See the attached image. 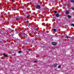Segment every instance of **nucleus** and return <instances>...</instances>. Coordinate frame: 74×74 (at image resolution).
<instances>
[{"label": "nucleus", "instance_id": "20e7f679", "mask_svg": "<svg viewBox=\"0 0 74 74\" xmlns=\"http://www.w3.org/2000/svg\"><path fill=\"white\" fill-rule=\"evenodd\" d=\"M57 65H58L57 64H53V66L54 67H57Z\"/></svg>", "mask_w": 74, "mask_h": 74}, {"label": "nucleus", "instance_id": "5701e85b", "mask_svg": "<svg viewBox=\"0 0 74 74\" xmlns=\"http://www.w3.org/2000/svg\"><path fill=\"white\" fill-rule=\"evenodd\" d=\"M29 17H30V16L28 15L27 16V17L28 18H29Z\"/></svg>", "mask_w": 74, "mask_h": 74}, {"label": "nucleus", "instance_id": "6e6552de", "mask_svg": "<svg viewBox=\"0 0 74 74\" xmlns=\"http://www.w3.org/2000/svg\"><path fill=\"white\" fill-rule=\"evenodd\" d=\"M67 16L68 18H69V19H70V18H71V16L69 15H67Z\"/></svg>", "mask_w": 74, "mask_h": 74}, {"label": "nucleus", "instance_id": "b1692460", "mask_svg": "<svg viewBox=\"0 0 74 74\" xmlns=\"http://www.w3.org/2000/svg\"><path fill=\"white\" fill-rule=\"evenodd\" d=\"M18 19H21V17H18Z\"/></svg>", "mask_w": 74, "mask_h": 74}, {"label": "nucleus", "instance_id": "7ed1b4c3", "mask_svg": "<svg viewBox=\"0 0 74 74\" xmlns=\"http://www.w3.org/2000/svg\"><path fill=\"white\" fill-rule=\"evenodd\" d=\"M3 34H6L7 33V32L6 31H4L3 32Z\"/></svg>", "mask_w": 74, "mask_h": 74}, {"label": "nucleus", "instance_id": "f257e3e1", "mask_svg": "<svg viewBox=\"0 0 74 74\" xmlns=\"http://www.w3.org/2000/svg\"><path fill=\"white\" fill-rule=\"evenodd\" d=\"M36 9H40L41 8V6L40 5H37L36 6Z\"/></svg>", "mask_w": 74, "mask_h": 74}, {"label": "nucleus", "instance_id": "9b49d317", "mask_svg": "<svg viewBox=\"0 0 74 74\" xmlns=\"http://www.w3.org/2000/svg\"><path fill=\"white\" fill-rule=\"evenodd\" d=\"M46 10V11H48L49 10V9H48V8H45Z\"/></svg>", "mask_w": 74, "mask_h": 74}, {"label": "nucleus", "instance_id": "412c9836", "mask_svg": "<svg viewBox=\"0 0 74 74\" xmlns=\"http://www.w3.org/2000/svg\"><path fill=\"white\" fill-rule=\"evenodd\" d=\"M34 62H35V63H37V61L36 60H35L34 61Z\"/></svg>", "mask_w": 74, "mask_h": 74}, {"label": "nucleus", "instance_id": "f03ea898", "mask_svg": "<svg viewBox=\"0 0 74 74\" xmlns=\"http://www.w3.org/2000/svg\"><path fill=\"white\" fill-rule=\"evenodd\" d=\"M51 44L53 45H56V44H57L56 42H52Z\"/></svg>", "mask_w": 74, "mask_h": 74}, {"label": "nucleus", "instance_id": "ddd939ff", "mask_svg": "<svg viewBox=\"0 0 74 74\" xmlns=\"http://www.w3.org/2000/svg\"><path fill=\"white\" fill-rule=\"evenodd\" d=\"M71 26H73V27H74V24L73 23H72L71 24Z\"/></svg>", "mask_w": 74, "mask_h": 74}, {"label": "nucleus", "instance_id": "a211bd4d", "mask_svg": "<svg viewBox=\"0 0 74 74\" xmlns=\"http://www.w3.org/2000/svg\"><path fill=\"white\" fill-rule=\"evenodd\" d=\"M71 9H72L73 10V11H74V9L73 8H71Z\"/></svg>", "mask_w": 74, "mask_h": 74}, {"label": "nucleus", "instance_id": "9d476101", "mask_svg": "<svg viewBox=\"0 0 74 74\" xmlns=\"http://www.w3.org/2000/svg\"><path fill=\"white\" fill-rule=\"evenodd\" d=\"M71 5V4H68L67 5V6L68 7H70V6Z\"/></svg>", "mask_w": 74, "mask_h": 74}, {"label": "nucleus", "instance_id": "f8f14e48", "mask_svg": "<svg viewBox=\"0 0 74 74\" xmlns=\"http://www.w3.org/2000/svg\"><path fill=\"white\" fill-rule=\"evenodd\" d=\"M16 21H19V20H20V18H16Z\"/></svg>", "mask_w": 74, "mask_h": 74}, {"label": "nucleus", "instance_id": "f3484780", "mask_svg": "<svg viewBox=\"0 0 74 74\" xmlns=\"http://www.w3.org/2000/svg\"><path fill=\"white\" fill-rule=\"evenodd\" d=\"M22 53V51H18V53Z\"/></svg>", "mask_w": 74, "mask_h": 74}, {"label": "nucleus", "instance_id": "2eb2a0df", "mask_svg": "<svg viewBox=\"0 0 74 74\" xmlns=\"http://www.w3.org/2000/svg\"><path fill=\"white\" fill-rule=\"evenodd\" d=\"M54 13L55 14H56V13H57V12H58L56 11H54Z\"/></svg>", "mask_w": 74, "mask_h": 74}, {"label": "nucleus", "instance_id": "aec40b11", "mask_svg": "<svg viewBox=\"0 0 74 74\" xmlns=\"http://www.w3.org/2000/svg\"><path fill=\"white\" fill-rule=\"evenodd\" d=\"M12 19H15V17H12Z\"/></svg>", "mask_w": 74, "mask_h": 74}, {"label": "nucleus", "instance_id": "4be33fe9", "mask_svg": "<svg viewBox=\"0 0 74 74\" xmlns=\"http://www.w3.org/2000/svg\"><path fill=\"white\" fill-rule=\"evenodd\" d=\"M58 69H59V68H60V66H58Z\"/></svg>", "mask_w": 74, "mask_h": 74}, {"label": "nucleus", "instance_id": "6ab92c4d", "mask_svg": "<svg viewBox=\"0 0 74 74\" xmlns=\"http://www.w3.org/2000/svg\"><path fill=\"white\" fill-rule=\"evenodd\" d=\"M34 29H35V30H37V28H36L35 27H34Z\"/></svg>", "mask_w": 74, "mask_h": 74}, {"label": "nucleus", "instance_id": "393cba45", "mask_svg": "<svg viewBox=\"0 0 74 74\" xmlns=\"http://www.w3.org/2000/svg\"><path fill=\"white\" fill-rule=\"evenodd\" d=\"M29 51H32V50H29Z\"/></svg>", "mask_w": 74, "mask_h": 74}, {"label": "nucleus", "instance_id": "1a4fd4ad", "mask_svg": "<svg viewBox=\"0 0 74 74\" xmlns=\"http://www.w3.org/2000/svg\"><path fill=\"white\" fill-rule=\"evenodd\" d=\"M66 38H71V36L69 37L67 36H66Z\"/></svg>", "mask_w": 74, "mask_h": 74}, {"label": "nucleus", "instance_id": "423d86ee", "mask_svg": "<svg viewBox=\"0 0 74 74\" xmlns=\"http://www.w3.org/2000/svg\"><path fill=\"white\" fill-rule=\"evenodd\" d=\"M59 15H60L59 14H56V17H59Z\"/></svg>", "mask_w": 74, "mask_h": 74}, {"label": "nucleus", "instance_id": "dca6fc26", "mask_svg": "<svg viewBox=\"0 0 74 74\" xmlns=\"http://www.w3.org/2000/svg\"><path fill=\"white\" fill-rule=\"evenodd\" d=\"M71 1L72 2L74 3V0H71Z\"/></svg>", "mask_w": 74, "mask_h": 74}, {"label": "nucleus", "instance_id": "4468645a", "mask_svg": "<svg viewBox=\"0 0 74 74\" xmlns=\"http://www.w3.org/2000/svg\"><path fill=\"white\" fill-rule=\"evenodd\" d=\"M53 30L54 31V32H56V29H53Z\"/></svg>", "mask_w": 74, "mask_h": 74}, {"label": "nucleus", "instance_id": "0eeeda50", "mask_svg": "<svg viewBox=\"0 0 74 74\" xmlns=\"http://www.w3.org/2000/svg\"><path fill=\"white\" fill-rule=\"evenodd\" d=\"M3 55L4 56H5V57H8V56H7V54H3Z\"/></svg>", "mask_w": 74, "mask_h": 74}, {"label": "nucleus", "instance_id": "39448f33", "mask_svg": "<svg viewBox=\"0 0 74 74\" xmlns=\"http://www.w3.org/2000/svg\"><path fill=\"white\" fill-rule=\"evenodd\" d=\"M69 14V11L67 10L66 11V14Z\"/></svg>", "mask_w": 74, "mask_h": 74}]
</instances>
